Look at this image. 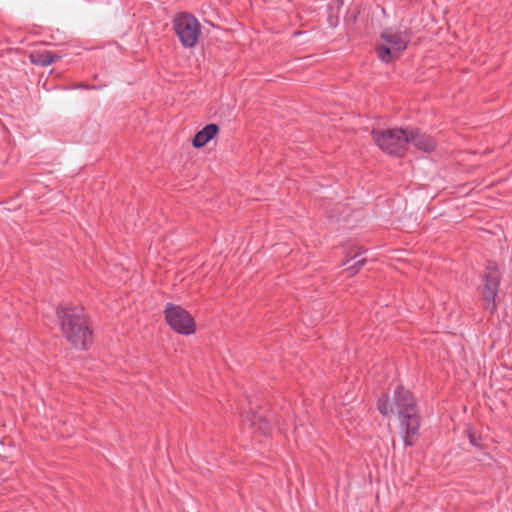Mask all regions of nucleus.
Wrapping results in <instances>:
<instances>
[{
  "label": "nucleus",
  "mask_w": 512,
  "mask_h": 512,
  "mask_svg": "<svg viewBox=\"0 0 512 512\" xmlns=\"http://www.w3.org/2000/svg\"><path fill=\"white\" fill-rule=\"evenodd\" d=\"M378 410L383 416L397 415L401 429L404 431V442L411 446L415 443L420 428L419 409L416 400L409 390L398 386L393 395V404L387 397L378 400Z\"/></svg>",
  "instance_id": "1"
},
{
  "label": "nucleus",
  "mask_w": 512,
  "mask_h": 512,
  "mask_svg": "<svg viewBox=\"0 0 512 512\" xmlns=\"http://www.w3.org/2000/svg\"><path fill=\"white\" fill-rule=\"evenodd\" d=\"M60 328L66 339L79 349H86L91 343L92 332L82 307H61L57 310Z\"/></svg>",
  "instance_id": "2"
},
{
  "label": "nucleus",
  "mask_w": 512,
  "mask_h": 512,
  "mask_svg": "<svg viewBox=\"0 0 512 512\" xmlns=\"http://www.w3.org/2000/svg\"><path fill=\"white\" fill-rule=\"evenodd\" d=\"M382 43L376 47L378 58L386 63L398 58L406 49L409 37L404 32L385 30L381 33Z\"/></svg>",
  "instance_id": "3"
},
{
  "label": "nucleus",
  "mask_w": 512,
  "mask_h": 512,
  "mask_svg": "<svg viewBox=\"0 0 512 512\" xmlns=\"http://www.w3.org/2000/svg\"><path fill=\"white\" fill-rule=\"evenodd\" d=\"M372 136L376 145L388 154L402 156L406 150L407 136L404 129L373 130Z\"/></svg>",
  "instance_id": "4"
},
{
  "label": "nucleus",
  "mask_w": 512,
  "mask_h": 512,
  "mask_svg": "<svg viewBox=\"0 0 512 512\" xmlns=\"http://www.w3.org/2000/svg\"><path fill=\"white\" fill-rule=\"evenodd\" d=\"M173 28L185 48L194 47L201 35V24L190 13H179L174 17Z\"/></svg>",
  "instance_id": "5"
},
{
  "label": "nucleus",
  "mask_w": 512,
  "mask_h": 512,
  "mask_svg": "<svg viewBox=\"0 0 512 512\" xmlns=\"http://www.w3.org/2000/svg\"><path fill=\"white\" fill-rule=\"evenodd\" d=\"M500 283V272L496 263L488 261L486 273L484 275V284L480 287L486 309L493 312L495 310V299L498 293Z\"/></svg>",
  "instance_id": "6"
},
{
  "label": "nucleus",
  "mask_w": 512,
  "mask_h": 512,
  "mask_svg": "<svg viewBox=\"0 0 512 512\" xmlns=\"http://www.w3.org/2000/svg\"><path fill=\"white\" fill-rule=\"evenodd\" d=\"M165 319L169 326L180 334L195 332V322L189 312L180 306L168 304L165 308Z\"/></svg>",
  "instance_id": "7"
},
{
  "label": "nucleus",
  "mask_w": 512,
  "mask_h": 512,
  "mask_svg": "<svg viewBox=\"0 0 512 512\" xmlns=\"http://www.w3.org/2000/svg\"><path fill=\"white\" fill-rule=\"evenodd\" d=\"M406 136L407 145L411 144L424 152H431L436 146L435 141L430 136L422 134L416 129L406 130Z\"/></svg>",
  "instance_id": "8"
},
{
  "label": "nucleus",
  "mask_w": 512,
  "mask_h": 512,
  "mask_svg": "<svg viewBox=\"0 0 512 512\" xmlns=\"http://www.w3.org/2000/svg\"><path fill=\"white\" fill-rule=\"evenodd\" d=\"M219 128L216 124H208L202 130L197 132L192 140L195 148L205 146L218 133Z\"/></svg>",
  "instance_id": "9"
},
{
  "label": "nucleus",
  "mask_w": 512,
  "mask_h": 512,
  "mask_svg": "<svg viewBox=\"0 0 512 512\" xmlns=\"http://www.w3.org/2000/svg\"><path fill=\"white\" fill-rule=\"evenodd\" d=\"M60 58L59 55L48 51H34L30 54V60L35 65L48 66Z\"/></svg>",
  "instance_id": "10"
},
{
  "label": "nucleus",
  "mask_w": 512,
  "mask_h": 512,
  "mask_svg": "<svg viewBox=\"0 0 512 512\" xmlns=\"http://www.w3.org/2000/svg\"><path fill=\"white\" fill-rule=\"evenodd\" d=\"M247 420L252 428L261 431L263 434H266L271 429L270 423L261 415L253 413L252 417Z\"/></svg>",
  "instance_id": "11"
},
{
  "label": "nucleus",
  "mask_w": 512,
  "mask_h": 512,
  "mask_svg": "<svg viewBox=\"0 0 512 512\" xmlns=\"http://www.w3.org/2000/svg\"><path fill=\"white\" fill-rule=\"evenodd\" d=\"M365 263V259H361L359 260L357 263H355V265H353L352 267H349L346 271L348 273V276H352L354 275L355 273H357V271L359 270V268Z\"/></svg>",
  "instance_id": "12"
},
{
  "label": "nucleus",
  "mask_w": 512,
  "mask_h": 512,
  "mask_svg": "<svg viewBox=\"0 0 512 512\" xmlns=\"http://www.w3.org/2000/svg\"><path fill=\"white\" fill-rule=\"evenodd\" d=\"M469 439L473 445H477L475 436L472 433H469Z\"/></svg>",
  "instance_id": "13"
}]
</instances>
